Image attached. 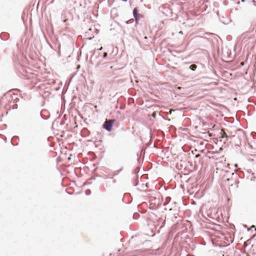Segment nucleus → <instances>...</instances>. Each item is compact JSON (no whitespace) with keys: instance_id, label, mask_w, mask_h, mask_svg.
Returning <instances> with one entry per match:
<instances>
[{"instance_id":"1","label":"nucleus","mask_w":256,"mask_h":256,"mask_svg":"<svg viewBox=\"0 0 256 256\" xmlns=\"http://www.w3.org/2000/svg\"><path fill=\"white\" fill-rule=\"evenodd\" d=\"M114 121V120H106L103 126L104 128L108 131H110Z\"/></svg>"},{"instance_id":"2","label":"nucleus","mask_w":256,"mask_h":256,"mask_svg":"<svg viewBox=\"0 0 256 256\" xmlns=\"http://www.w3.org/2000/svg\"><path fill=\"white\" fill-rule=\"evenodd\" d=\"M133 15H134V18L136 19V20H138V10L136 9V8H134V9Z\"/></svg>"},{"instance_id":"3","label":"nucleus","mask_w":256,"mask_h":256,"mask_svg":"<svg viewBox=\"0 0 256 256\" xmlns=\"http://www.w3.org/2000/svg\"><path fill=\"white\" fill-rule=\"evenodd\" d=\"M190 68L192 70L194 71L197 68V66L196 64H192L190 66Z\"/></svg>"},{"instance_id":"4","label":"nucleus","mask_w":256,"mask_h":256,"mask_svg":"<svg viewBox=\"0 0 256 256\" xmlns=\"http://www.w3.org/2000/svg\"><path fill=\"white\" fill-rule=\"evenodd\" d=\"M221 138H228V135H227V134L226 132H223L222 133Z\"/></svg>"},{"instance_id":"5","label":"nucleus","mask_w":256,"mask_h":256,"mask_svg":"<svg viewBox=\"0 0 256 256\" xmlns=\"http://www.w3.org/2000/svg\"><path fill=\"white\" fill-rule=\"evenodd\" d=\"M86 195H89L90 194V190H88L86 191Z\"/></svg>"},{"instance_id":"6","label":"nucleus","mask_w":256,"mask_h":256,"mask_svg":"<svg viewBox=\"0 0 256 256\" xmlns=\"http://www.w3.org/2000/svg\"><path fill=\"white\" fill-rule=\"evenodd\" d=\"M106 56H107V53H106V52H104V54L103 57H104V58H106Z\"/></svg>"},{"instance_id":"7","label":"nucleus","mask_w":256,"mask_h":256,"mask_svg":"<svg viewBox=\"0 0 256 256\" xmlns=\"http://www.w3.org/2000/svg\"><path fill=\"white\" fill-rule=\"evenodd\" d=\"M200 156V154H196V158H198V156Z\"/></svg>"},{"instance_id":"8","label":"nucleus","mask_w":256,"mask_h":256,"mask_svg":"<svg viewBox=\"0 0 256 256\" xmlns=\"http://www.w3.org/2000/svg\"><path fill=\"white\" fill-rule=\"evenodd\" d=\"M112 182H113L114 183V182H116V180H112Z\"/></svg>"},{"instance_id":"9","label":"nucleus","mask_w":256,"mask_h":256,"mask_svg":"<svg viewBox=\"0 0 256 256\" xmlns=\"http://www.w3.org/2000/svg\"><path fill=\"white\" fill-rule=\"evenodd\" d=\"M102 50V47H101V48L99 49V50Z\"/></svg>"},{"instance_id":"10","label":"nucleus","mask_w":256,"mask_h":256,"mask_svg":"<svg viewBox=\"0 0 256 256\" xmlns=\"http://www.w3.org/2000/svg\"><path fill=\"white\" fill-rule=\"evenodd\" d=\"M255 32L256 33V30L255 31Z\"/></svg>"}]
</instances>
